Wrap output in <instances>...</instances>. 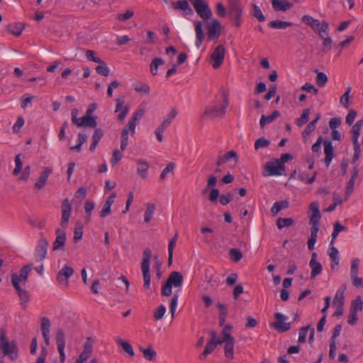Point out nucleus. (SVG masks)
Masks as SVG:
<instances>
[{
    "label": "nucleus",
    "instance_id": "obj_1",
    "mask_svg": "<svg viewBox=\"0 0 363 363\" xmlns=\"http://www.w3.org/2000/svg\"><path fill=\"white\" fill-rule=\"evenodd\" d=\"M18 347L15 341L9 342L6 330H0V352L2 357L8 356L11 360H16L18 358Z\"/></svg>",
    "mask_w": 363,
    "mask_h": 363
},
{
    "label": "nucleus",
    "instance_id": "obj_2",
    "mask_svg": "<svg viewBox=\"0 0 363 363\" xmlns=\"http://www.w3.org/2000/svg\"><path fill=\"white\" fill-rule=\"evenodd\" d=\"M340 233V223L337 221L334 225V230L332 233V240L330 242L329 248L328 250V254L331 259L332 262L330 264L331 269L337 270L338 266L340 264V260L338 257L339 251L337 248L334 247V241Z\"/></svg>",
    "mask_w": 363,
    "mask_h": 363
},
{
    "label": "nucleus",
    "instance_id": "obj_3",
    "mask_svg": "<svg viewBox=\"0 0 363 363\" xmlns=\"http://www.w3.org/2000/svg\"><path fill=\"white\" fill-rule=\"evenodd\" d=\"M184 278L179 272H172L170 273L168 279L162 285L161 294L163 296H170L172 294V287L180 288L182 286Z\"/></svg>",
    "mask_w": 363,
    "mask_h": 363
},
{
    "label": "nucleus",
    "instance_id": "obj_4",
    "mask_svg": "<svg viewBox=\"0 0 363 363\" xmlns=\"http://www.w3.org/2000/svg\"><path fill=\"white\" fill-rule=\"evenodd\" d=\"M228 13L234 25L238 28L242 22L243 8L240 0H228Z\"/></svg>",
    "mask_w": 363,
    "mask_h": 363
},
{
    "label": "nucleus",
    "instance_id": "obj_5",
    "mask_svg": "<svg viewBox=\"0 0 363 363\" xmlns=\"http://www.w3.org/2000/svg\"><path fill=\"white\" fill-rule=\"evenodd\" d=\"M143 260L141 263V271L144 281L143 287L148 290L150 289L151 275L150 272V259L152 257V251L150 248H145L143 252Z\"/></svg>",
    "mask_w": 363,
    "mask_h": 363
},
{
    "label": "nucleus",
    "instance_id": "obj_6",
    "mask_svg": "<svg viewBox=\"0 0 363 363\" xmlns=\"http://www.w3.org/2000/svg\"><path fill=\"white\" fill-rule=\"evenodd\" d=\"M222 96L223 99L222 104L219 105L216 103L211 104L206 108L204 113L205 115L212 118H216L218 116H222L225 113V110L228 106L229 103L227 94L224 90H222Z\"/></svg>",
    "mask_w": 363,
    "mask_h": 363
},
{
    "label": "nucleus",
    "instance_id": "obj_7",
    "mask_svg": "<svg viewBox=\"0 0 363 363\" xmlns=\"http://www.w3.org/2000/svg\"><path fill=\"white\" fill-rule=\"evenodd\" d=\"M301 21L317 32L320 37H323L324 32L328 31L329 28L328 23L326 21L320 22L319 20L315 19L308 15L303 16Z\"/></svg>",
    "mask_w": 363,
    "mask_h": 363
},
{
    "label": "nucleus",
    "instance_id": "obj_8",
    "mask_svg": "<svg viewBox=\"0 0 363 363\" xmlns=\"http://www.w3.org/2000/svg\"><path fill=\"white\" fill-rule=\"evenodd\" d=\"M191 1L198 15L204 21L208 20L212 16V11L204 0H189Z\"/></svg>",
    "mask_w": 363,
    "mask_h": 363
},
{
    "label": "nucleus",
    "instance_id": "obj_9",
    "mask_svg": "<svg viewBox=\"0 0 363 363\" xmlns=\"http://www.w3.org/2000/svg\"><path fill=\"white\" fill-rule=\"evenodd\" d=\"M279 162L276 159L272 161L267 162L264 165L263 176L269 177L281 175L282 172L285 169L280 168L279 167Z\"/></svg>",
    "mask_w": 363,
    "mask_h": 363
},
{
    "label": "nucleus",
    "instance_id": "obj_10",
    "mask_svg": "<svg viewBox=\"0 0 363 363\" xmlns=\"http://www.w3.org/2000/svg\"><path fill=\"white\" fill-rule=\"evenodd\" d=\"M206 28L208 40L218 39L220 35L221 24L218 19H213L207 24Z\"/></svg>",
    "mask_w": 363,
    "mask_h": 363
},
{
    "label": "nucleus",
    "instance_id": "obj_11",
    "mask_svg": "<svg viewBox=\"0 0 363 363\" xmlns=\"http://www.w3.org/2000/svg\"><path fill=\"white\" fill-rule=\"evenodd\" d=\"M225 52V49L223 45H219L215 48L211 56L213 60L212 67L214 69L218 68L223 62Z\"/></svg>",
    "mask_w": 363,
    "mask_h": 363
},
{
    "label": "nucleus",
    "instance_id": "obj_12",
    "mask_svg": "<svg viewBox=\"0 0 363 363\" xmlns=\"http://www.w3.org/2000/svg\"><path fill=\"white\" fill-rule=\"evenodd\" d=\"M48 247V242L43 237H41L36 246L35 258L37 262H40L45 258Z\"/></svg>",
    "mask_w": 363,
    "mask_h": 363
},
{
    "label": "nucleus",
    "instance_id": "obj_13",
    "mask_svg": "<svg viewBox=\"0 0 363 363\" xmlns=\"http://www.w3.org/2000/svg\"><path fill=\"white\" fill-rule=\"evenodd\" d=\"M74 269L69 265H65L58 272L57 275V281L60 284H65L66 286L69 285V278L72 276Z\"/></svg>",
    "mask_w": 363,
    "mask_h": 363
},
{
    "label": "nucleus",
    "instance_id": "obj_14",
    "mask_svg": "<svg viewBox=\"0 0 363 363\" xmlns=\"http://www.w3.org/2000/svg\"><path fill=\"white\" fill-rule=\"evenodd\" d=\"M56 344L57 350L60 353V359L61 363H63L65 359V333L62 329H58L55 336Z\"/></svg>",
    "mask_w": 363,
    "mask_h": 363
},
{
    "label": "nucleus",
    "instance_id": "obj_15",
    "mask_svg": "<svg viewBox=\"0 0 363 363\" xmlns=\"http://www.w3.org/2000/svg\"><path fill=\"white\" fill-rule=\"evenodd\" d=\"M32 267L31 265H26L21 268L20 271V274H13L11 275V284L13 286V281L16 280L18 282V284L20 285V283L25 284L28 281V277L29 273L31 272Z\"/></svg>",
    "mask_w": 363,
    "mask_h": 363
},
{
    "label": "nucleus",
    "instance_id": "obj_16",
    "mask_svg": "<svg viewBox=\"0 0 363 363\" xmlns=\"http://www.w3.org/2000/svg\"><path fill=\"white\" fill-rule=\"evenodd\" d=\"M71 211H72V206L69 203L68 199H64L62 201V220H61V226L63 228H67V226L68 225Z\"/></svg>",
    "mask_w": 363,
    "mask_h": 363
},
{
    "label": "nucleus",
    "instance_id": "obj_17",
    "mask_svg": "<svg viewBox=\"0 0 363 363\" xmlns=\"http://www.w3.org/2000/svg\"><path fill=\"white\" fill-rule=\"evenodd\" d=\"M340 333V324L337 325L333 329V335L330 340V350H329V357L331 359H334L336 354V342L335 340L339 336Z\"/></svg>",
    "mask_w": 363,
    "mask_h": 363
},
{
    "label": "nucleus",
    "instance_id": "obj_18",
    "mask_svg": "<svg viewBox=\"0 0 363 363\" xmlns=\"http://www.w3.org/2000/svg\"><path fill=\"white\" fill-rule=\"evenodd\" d=\"M317 253L313 252L311 259L309 263L310 267L311 268V278L314 279L318 275L320 274L323 270L322 264L320 262L317 261Z\"/></svg>",
    "mask_w": 363,
    "mask_h": 363
},
{
    "label": "nucleus",
    "instance_id": "obj_19",
    "mask_svg": "<svg viewBox=\"0 0 363 363\" xmlns=\"http://www.w3.org/2000/svg\"><path fill=\"white\" fill-rule=\"evenodd\" d=\"M13 286L18 293V295L20 298L21 304L23 308H26L27 307L28 303L30 301V294L28 291L21 289L20 285L18 284V282L16 280L13 281Z\"/></svg>",
    "mask_w": 363,
    "mask_h": 363
},
{
    "label": "nucleus",
    "instance_id": "obj_20",
    "mask_svg": "<svg viewBox=\"0 0 363 363\" xmlns=\"http://www.w3.org/2000/svg\"><path fill=\"white\" fill-rule=\"evenodd\" d=\"M272 8L275 11L285 12L292 8L293 4L287 0H272Z\"/></svg>",
    "mask_w": 363,
    "mask_h": 363
},
{
    "label": "nucleus",
    "instance_id": "obj_21",
    "mask_svg": "<svg viewBox=\"0 0 363 363\" xmlns=\"http://www.w3.org/2000/svg\"><path fill=\"white\" fill-rule=\"evenodd\" d=\"M276 323H274V328L282 332L287 331L290 329V323H284L286 317L280 313H277L274 315Z\"/></svg>",
    "mask_w": 363,
    "mask_h": 363
},
{
    "label": "nucleus",
    "instance_id": "obj_22",
    "mask_svg": "<svg viewBox=\"0 0 363 363\" xmlns=\"http://www.w3.org/2000/svg\"><path fill=\"white\" fill-rule=\"evenodd\" d=\"M50 321L47 317H43L41 319V331L45 345L48 346L50 344Z\"/></svg>",
    "mask_w": 363,
    "mask_h": 363
},
{
    "label": "nucleus",
    "instance_id": "obj_23",
    "mask_svg": "<svg viewBox=\"0 0 363 363\" xmlns=\"http://www.w3.org/2000/svg\"><path fill=\"white\" fill-rule=\"evenodd\" d=\"M172 8L175 10L184 11V15H192L194 11L186 0H180L172 3Z\"/></svg>",
    "mask_w": 363,
    "mask_h": 363
},
{
    "label": "nucleus",
    "instance_id": "obj_24",
    "mask_svg": "<svg viewBox=\"0 0 363 363\" xmlns=\"http://www.w3.org/2000/svg\"><path fill=\"white\" fill-rule=\"evenodd\" d=\"M56 239L53 243V250H61L64 247L66 240V233L64 230L57 229L56 230Z\"/></svg>",
    "mask_w": 363,
    "mask_h": 363
},
{
    "label": "nucleus",
    "instance_id": "obj_25",
    "mask_svg": "<svg viewBox=\"0 0 363 363\" xmlns=\"http://www.w3.org/2000/svg\"><path fill=\"white\" fill-rule=\"evenodd\" d=\"M52 172V169L50 167H45L40 174L38 181L35 184V188L37 189H43L47 182L49 175Z\"/></svg>",
    "mask_w": 363,
    "mask_h": 363
},
{
    "label": "nucleus",
    "instance_id": "obj_26",
    "mask_svg": "<svg viewBox=\"0 0 363 363\" xmlns=\"http://www.w3.org/2000/svg\"><path fill=\"white\" fill-rule=\"evenodd\" d=\"M357 177H358V170L356 168H354L352 170V177H351L350 181L348 182L346 189H345V197H344L345 201H347L350 198L351 194L352 193V191L354 190V182Z\"/></svg>",
    "mask_w": 363,
    "mask_h": 363
},
{
    "label": "nucleus",
    "instance_id": "obj_27",
    "mask_svg": "<svg viewBox=\"0 0 363 363\" xmlns=\"http://www.w3.org/2000/svg\"><path fill=\"white\" fill-rule=\"evenodd\" d=\"M93 350V342L90 337H88L84 345V350L79 354V361H86L90 357Z\"/></svg>",
    "mask_w": 363,
    "mask_h": 363
},
{
    "label": "nucleus",
    "instance_id": "obj_28",
    "mask_svg": "<svg viewBox=\"0 0 363 363\" xmlns=\"http://www.w3.org/2000/svg\"><path fill=\"white\" fill-rule=\"evenodd\" d=\"M324 153L325 155V163L327 166H329L330 164L333 157H334V150L332 145V142L330 140H325L324 141Z\"/></svg>",
    "mask_w": 363,
    "mask_h": 363
},
{
    "label": "nucleus",
    "instance_id": "obj_29",
    "mask_svg": "<svg viewBox=\"0 0 363 363\" xmlns=\"http://www.w3.org/2000/svg\"><path fill=\"white\" fill-rule=\"evenodd\" d=\"M231 160L235 161L238 160V155L235 150H230L227 152L224 155L218 157L216 161V165L219 167Z\"/></svg>",
    "mask_w": 363,
    "mask_h": 363
},
{
    "label": "nucleus",
    "instance_id": "obj_30",
    "mask_svg": "<svg viewBox=\"0 0 363 363\" xmlns=\"http://www.w3.org/2000/svg\"><path fill=\"white\" fill-rule=\"evenodd\" d=\"M195 26V33H196V46L199 48L203 39H204V33L203 30V23L202 22L197 21L194 23Z\"/></svg>",
    "mask_w": 363,
    "mask_h": 363
},
{
    "label": "nucleus",
    "instance_id": "obj_31",
    "mask_svg": "<svg viewBox=\"0 0 363 363\" xmlns=\"http://www.w3.org/2000/svg\"><path fill=\"white\" fill-rule=\"evenodd\" d=\"M310 210L312 213L310 218V223H319L320 213L319 211V204L318 202H313L310 204Z\"/></svg>",
    "mask_w": 363,
    "mask_h": 363
},
{
    "label": "nucleus",
    "instance_id": "obj_32",
    "mask_svg": "<svg viewBox=\"0 0 363 363\" xmlns=\"http://www.w3.org/2000/svg\"><path fill=\"white\" fill-rule=\"evenodd\" d=\"M280 115L281 113L278 110L274 111L269 116L262 115L259 121L260 127L263 128L266 125L272 123Z\"/></svg>",
    "mask_w": 363,
    "mask_h": 363
},
{
    "label": "nucleus",
    "instance_id": "obj_33",
    "mask_svg": "<svg viewBox=\"0 0 363 363\" xmlns=\"http://www.w3.org/2000/svg\"><path fill=\"white\" fill-rule=\"evenodd\" d=\"M363 124L362 121H358L356 123L352 126L351 130L352 133V140L353 142V145L359 144L358 138L360 135L361 127Z\"/></svg>",
    "mask_w": 363,
    "mask_h": 363
},
{
    "label": "nucleus",
    "instance_id": "obj_34",
    "mask_svg": "<svg viewBox=\"0 0 363 363\" xmlns=\"http://www.w3.org/2000/svg\"><path fill=\"white\" fill-rule=\"evenodd\" d=\"M292 23L289 21H282L280 20H274L268 23V26L274 29H286L291 26Z\"/></svg>",
    "mask_w": 363,
    "mask_h": 363
},
{
    "label": "nucleus",
    "instance_id": "obj_35",
    "mask_svg": "<svg viewBox=\"0 0 363 363\" xmlns=\"http://www.w3.org/2000/svg\"><path fill=\"white\" fill-rule=\"evenodd\" d=\"M140 350L143 352L144 358L148 361H153L157 357V352L152 349L151 345H149L145 349L140 347Z\"/></svg>",
    "mask_w": 363,
    "mask_h": 363
},
{
    "label": "nucleus",
    "instance_id": "obj_36",
    "mask_svg": "<svg viewBox=\"0 0 363 363\" xmlns=\"http://www.w3.org/2000/svg\"><path fill=\"white\" fill-rule=\"evenodd\" d=\"M116 342L120 347H121V348L125 352L129 354L131 357H134L135 352L133 350L132 345L129 342L124 341L122 339H118L116 340Z\"/></svg>",
    "mask_w": 363,
    "mask_h": 363
},
{
    "label": "nucleus",
    "instance_id": "obj_37",
    "mask_svg": "<svg viewBox=\"0 0 363 363\" xmlns=\"http://www.w3.org/2000/svg\"><path fill=\"white\" fill-rule=\"evenodd\" d=\"M234 343L235 340L224 342L225 356L228 359H232L234 357Z\"/></svg>",
    "mask_w": 363,
    "mask_h": 363
},
{
    "label": "nucleus",
    "instance_id": "obj_38",
    "mask_svg": "<svg viewBox=\"0 0 363 363\" xmlns=\"http://www.w3.org/2000/svg\"><path fill=\"white\" fill-rule=\"evenodd\" d=\"M289 203L287 200H283V201H277L275 202L272 208H271V212L274 214V215H276L282 209H284V208H289Z\"/></svg>",
    "mask_w": 363,
    "mask_h": 363
},
{
    "label": "nucleus",
    "instance_id": "obj_39",
    "mask_svg": "<svg viewBox=\"0 0 363 363\" xmlns=\"http://www.w3.org/2000/svg\"><path fill=\"white\" fill-rule=\"evenodd\" d=\"M7 28L11 33L18 36L21 34L24 28V26L21 23H11L8 25Z\"/></svg>",
    "mask_w": 363,
    "mask_h": 363
},
{
    "label": "nucleus",
    "instance_id": "obj_40",
    "mask_svg": "<svg viewBox=\"0 0 363 363\" xmlns=\"http://www.w3.org/2000/svg\"><path fill=\"white\" fill-rule=\"evenodd\" d=\"M320 117H321L320 113H317L315 118L313 119L311 122H310L307 125L306 128H305V130L303 131V133H302L303 137H306L308 135H310L311 133L315 128L316 123H318V121H319Z\"/></svg>",
    "mask_w": 363,
    "mask_h": 363
},
{
    "label": "nucleus",
    "instance_id": "obj_41",
    "mask_svg": "<svg viewBox=\"0 0 363 363\" xmlns=\"http://www.w3.org/2000/svg\"><path fill=\"white\" fill-rule=\"evenodd\" d=\"M165 62L164 60L160 57H155L152 60L150 64V70L152 75L155 76L157 74L158 67L164 65Z\"/></svg>",
    "mask_w": 363,
    "mask_h": 363
},
{
    "label": "nucleus",
    "instance_id": "obj_42",
    "mask_svg": "<svg viewBox=\"0 0 363 363\" xmlns=\"http://www.w3.org/2000/svg\"><path fill=\"white\" fill-rule=\"evenodd\" d=\"M134 90L139 93H143L148 95L150 92V86L144 82H136L133 84Z\"/></svg>",
    "mask_w": 363,
    "mask_h": 363
},
{
    "label": "nucleus",
    "instance_id": "obj_43",
    "mask_svg": "<svg viewBox=\"0 0 363 363\" xmlns=\"http://www.w3.org/2000/svg\"><path fill=\"white\" fill-rule=\"evenodd\" d=\"M155 210V205L152 203H147L146 204V210L144 215V220L146 223H149L154 214Z\"/></svg>",
    "mask_w": 363,
    "mask_h": 363
},
{
    "label": "nucleus",
    "instance_id": "obj_44",
    "mask_svg": "<svg viewBox=\"0 0 363 363\" xmlns=\"http://www.w3.org/2000/svg\"><path fill=\"white\" fill-rule=\"evenodd\" d=\"M138 173L141 175L142 177L145 178L147 169L149 168V164L147 162L143 160H138Z\"/></svg>",
    "mask_w": 363,
    "mask_h": 363
},
{
    "label": "nucleus",
    "instance_id": "obj_45",
    "mask_svg": "<svg viewBox=\"0 0 363 363\" xmlns=\"http://www.w3.org/2000/svg\"><path fill=\"white\" fill-rule=\"evenodd\" d=\"M362 307L363 301L361 297L358 296L352 301L350 311L357 313V311L362 310Z\"/></svg>",
    "mask_w": 363,
    "mask_h": 363
},
{
    "label": "nucleus",
    "instance_id": "obj_46",
    "mask_svg": "<svg viewBox=\"0 0 363 363\" xmlns=\"http://www.w3.org/2000/svg\"><path fill=\"white\" fill-rule=\"evenodd\" d=\"M294 223V220L291 218H279L277 220V225L279 229H282L285 227H289Z\"/></svg>",
    "mask_w": 363,
    "mask_h": 363
},
{
    "label": "nucleus",
    "instance_id": "obj_47",
    "mask_svg": "<svg viewBox=\"0 0 363 363\" xmlns=\"http://www.w3.org/2000/svg\"><path fill=\"white\" fill-rule=\"evenodd\" d=\"M310 110L308 108L304 109L300 118L296 120V124L301 127L306 123L309 118Z\"/></svg>",
    "mask_w": 363,
    "mask_h": 363
},
{
    "label": "nucleus",
    "instance_id": "obj_48",
    "mask_svg": "<svg viewBox=\"0 0 363 363\" xmlns=\"http://www.w3.org/2000/svg\"><path fill=\"white\" fill-rule=\"evenodd\" d=\"M252 15L259 22L265 21V16L262 13L261 9L256 4L252 5Z\"/></svg>",
    "mask_w": 363,
    "mask_h": 363
},
{
    "label": "nucleus",
    "instance_id": "obj_49",
    "mask_svg": "<svg viewBox=\"0 0 363 363\" xmlns=\"http://www.w3.org/2000/svg\"><path fill=\"white\" fill-rule=\"evenodd\" d=\"M100 65L96 67V72L102 76L107 77L109 75L110 69L107 67L106 63L102 60V62H99Z\"/></svg>",
    "mask_w": 363,
    "mask_h": 363
},
{
    "label": "nucleus",
    "instance_id": "obj_50",
    "mask_svg": "<svg viewBox=\"0 0 363 363\" xmlns=\"http://www.w3.org/2000/svg\"><path fill=\"white\" fill-rule=\"evenodd\" d=\"M128 128L124 127V128L122 130L121 136V151H123L126 149L128 145Z\"/></svg>",
    "mask_w": 363,
    "mask_h": 363
},
{
    "label": "nucleus",
    "instance_id": "obj_51",
    "mask_svg": "<svg viewBox=\"0 0 363 363\" xmlns=\"http://www.w3.org/2000/svg\"><path fill=\"white\" fill-rule=\"evenodd\" d=\"M84 127L96 128L97 126V121L96 116L84 115Z\"/></svg>",
    "mask_w": 363,
    "mask_h": 363
},
{
    "label": "nucleus",
    "instance_id": "obj_52",
    "mask_svg": "<svg viewBox=\"0 0 363 363\" xmlns=\"http://www.w3.org/2000/svg\"><path fill=\"white\" fill-rule=\"evenodd\" d=\"M216 347V343L213 341L208 342L205 346L203 353L200 355V359H203V357H206L207 355L212 353Z\"/></svg>",
    "mask_w": 363,
    "mask_h": 363
},
{
    "label": "nucleus",
    "instance_id": "obj_53",
    "mask_svg": "<svg viewBox=\"0 0 363 363\" xmlns=\"http://www.w3.org/2000/svg\"><path fill=\"white\" fill-rule=\"evenodd\" d=\"M166 313V307L164 305H160L154 312V319L155 320H161Z\"/></svg>",
    "mask_w": 363,
    "mask_h": 363
},
{
    "label": "nucleus",
    "instance_id": "obj_54",
    "mask_svg": "<svg viewBox=\"0 0 363 363\" xmlns=\"http://www.w3.org/2000/svg\"><path fill=\"white\" fill-rule=\"evenodd\" d=\"M270 145V141L266 139L264 137L259 138L255 143V149L258 150L262 147H267Z\"/></svg>",
    "mask_w": 363,
    "mask_h": 363
},
{
    "label": "nucleus",
    "instance_id": "obj_55",
    "mask_svg": "<svg viewBox=\"0 0 363 363\" xmlns=\"http://www.w3.org/2000/svg\"><path fill=\"white\" fill-rule=\"evenodd\" d=\"M309 329H311L310 325H307V326L302 327L300 328L299 334H298V343L306 342V335H307V333H308Z\"/></svg>",
    "mask_w": 363,
    "mask_h": 363
},
{
    "label": "nucleus",
    "instance_id": "obj_56",
    "mask_svg": "<svg viewBox=\"0 0 363 363\" xmlns=\"http://www.w3.org/2000/svg\"><path fill=\"white\" fill-rule=\"evenodd\" d=\"M229 255L234 262H239L242 258V254L237 248H232L229 251Z\"/></svg>",
    "mask_w": 363,
    "mask_h": 363
},
{
    "label": "nucleus",
    "instance_id": "obj_57",
    "mask_svg": "<svg viewBox=\"0 0 363 363\" xmlns=\"http://www.w3.org/2000/svg\"><path fill=\"white\" fill-rule=\"evenodd\" d=\"M133 16L134 11L133 10L128 9L124 13L118 14L116 19L119 21H125L131 18Z\"/></svg>",
    "mask_w": 363,
    "mask_h": 363
},
{
    "label": "nucleus",
    "instance_id": "obj_58",
    "mask_svg": "<svg viewBox=\"0 0 363 363\" xmlns=\"http://www.w3.org/2000/svg\"><path fill=\"white\" fill-rule=\"evenodd\" d=\"M328 81L327 75L323 72H318L315 78V82L320 87L323 86Z\"/></svg>",
    "mask_w": 363,
    "mask_h": 363
},
{
    "label": "nucleus",
    "instance_id": "obj_59",
    "mask_svg": "<svg viewBox=\"0 0 363 363\" xmlns=\"http://www.w3.org/2000/svg\"><path fill=\"white\" fill-rule=\"evenodd\" d=\"M292 159V156L289 153H284L281 155L280 159H276L279 162V167L286 169L285 163Z\"/></svg>",
    "mask_w": 363,
    "mask_h": 363
},
{
    "label": "nucleus",
    "instance_id": "obj_60",
    "mask_svg": "<svg viewBox=\"0 0 363 363\" xmlns=\"http://www.w3.org/2000/svg\"><path fill=\"white\" fill-rule=\"evenodd\" d=\"M178 299H179V294H178V293H176L174 294V296H172L171 301H170L169 308H170V312H171V315H172V318L174 317V313H175V311H176L177 303H178Z\"/></svg>",
    "mask_w": 363,
    "mask_h": 363
},
{
    "label": "nucleus",
    "instance_id": "obj_61",
    "mask_svg": "<svg viewBox=\"0 0 363 363\" xmlns=\"http://www.w3.org/2000/svg\"><path fill=\"white\" fill-rule=\"evenodd\" d=\"M121 152V150H119L118 149L113 151L112 157L111 158L110 160V162L113 166H114L117 162H118L122 159L123 154Z\"/></svg>",
    "mask_w": 363,
    "mask_h": 363
},
{
    "label": "nucleus",
    "instance_id": "obj_62",
    "mask_svg": "<svg viewBox=\"0 0 363 363\" xmlns=\"http://www.w3.org/2000/svg\"><path fill=\"white\" fill-rule=\"evenodd\" d=\"M95 204L93 201H86L84 204V211L86 214V219L87 221L90 220V216L92 210L94 208Z\"/></svg>",
    "mask_w": 363,
    "mask_h": 363
},
{
    "label": "nucleus",
    "instance_id": "obj_63",
    "mask_svg": "<svg viewBox=\"0 0 363 363\" xmlns=\"http://www.w3.org/2000/svg\"><path fill=\"white\" fill-rule=\"evenodd\" d=\"M20 157L21 155H17L15 157L16 167L13 171V174L15 176L18 175L22 170L23 163Z\"/></svg>",
    "mask_w": 363,
    "mask_h": 363
},
{
    "label": "nucleus",
    "instance_id": "obj_64",
    "mask_svg": "<svg viewBox=\"0 0 363 363\" xmlns=\"http://www.w3.org/2000/svg\"><path fill=\"white\" fill-rule=\"evenodd\" d=\"M359 263L360 260L358 258H354L352 260L350 276L358 274Z\"/></svg>",
    "mask_w": 363,
    "mask_h": 363
}]
</instances>
